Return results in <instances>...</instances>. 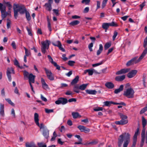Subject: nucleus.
Wrapping results in <instances>:
<instances>
[{
    "label": "nucleus",
    "mask_w": 147,
    "mask_h": 147,
    "mask_svg": "<svg viewBox=\"0 0 147 147\" xmlns=\"http://www.w3.org/2000/svg\"><path fill=\"white\" fill-rule=\"evenodd\" d=\"M5 4L8 7V9L9 10H10L12 8V5L9 2H7L5 3Z\"/></svg>",
    "instance_id": "obj_46"
},
{
    "label": "nucleus",
    "mask_w": 147,
    "mask_h": 147,
    "mask_svg": "<svg viewBox=\"0 0 147 147\" xmlns=\"http://www.w3.org/2000/svg\"><path fill=\"white\" fill-rule=\"evenodd\" d=\"M13 11L14 13V17L15 19H17L18 15V12L20 11V9H18L17 8H16L15 6L13 5Z\"/></svg>",
    "instance_id": "obj_20"
},
{
    "label": "nucleus",
    "mask_w": 147,
    "mask_h": 147,
    "mask_svg": "<svg viewBox=\"0 0 147 147\" xmlns=\"http://www.w3.org/2000/svg\"><path fill=\"white\" fill-rule=\"evenodd\" d=\"M14 5L15 6L16 8H17L18 9L20 10L19 12L20 14H24L27 11L26 8L24 5H20L18 4H16L14 3Z\"/></svg>",
    "instance_id": "obj_8"
},
{
    "label": "nucleus",
    "mask_w": 147,
    "mask_h": 147,
    "mask_svg": "<svg viewBox=\"0 0 147 147\" xmlns=\"http://www.w3.org/2000/svg\"><path fill=\"white\" fill-rule=\"evenodd\" d=\"M59 49L61 50L63 52H65V49L62 47L61 44L58 47Z\"/></svg>",
    "instance_id": "obj_58"
},
{
    "label": "nucleus",
    "mask_w": 147,
    "mask_h": 147,
    "mask_svg": "<svg viewBox=\"0 0 147 147\" xmlns=\"http://www.w3.org/2000/svg\"><path fill=\"white\" fill-rule=\"evenodd\" d=\"M80 23V22L79 21L74 20L70 22L69 24L71 26H74L79 24Z\"/></svg>",
    "instance_id": "obj_31"
},
{
    "label": "nucleus",
    "mask_w": 147,
    "mask_h": 147,
    "mask_svg": "<svg viewBox=\"0 0 147 147\" xmlns=\"http://www.w3.org/2000/svg\"><path fill=\"white\" fill-rule=\"evenodd\" d=\"M26 29L27 31L28 34L30 36H32L33 34L30 28H29L28 26L26 27Z\"/></svg>",
    "instance_id": "obj_41"
},
{
    "label": "nucleus",
    "mask_w": 147,
    "mask_h": 147,
    "mask_svg": "<svg viewBox=\"0 0 147 147\" xmlns=\"http://www.w3.org/2000/svg\"><path fill=\"white\" fill-rule=\"evenodd\" d=\"M41 81L43 88L45 89L48 88H49V86L45 82V80L43 78H41Z\"/></svg>",
    "instance_id": "obj_18"
},
{
    "label": "nucleus",
    "mask_w": 147,
    "mask_h": 147,
    "mask_svg": "<svg viewBox=\"0 0 147 147\" xmlns=\"http://www.w3.org/2000/svg\"><path fill=\"white\" fill-rule=\"evenodd\" d=\"M14 65L19 67H20V64L18 61L16 59H15L14 61Z\"/></svg>",
    "instance_id": "obj_50"
},
{
    "label": "nucleus",
    "mask_w": 147,
    "mask_h": 147,
    "mask_svg": "<svg viewBox=\"0 0 147 147\" xmlns=\"http://www.w3.org/2000/svg\"><path fill=\"white\" fill-rule=\"evenodd\" d=\"M104 62V61H100V63H95L94 64H93L92 65V66L93 67H96V66L100 65H101Z\"/></svg>",
    "instance_id": "obj_40"
},
{
    "label": "nucleus",
    "mask_w": 147,
    "mask_h": 147,
    "mask_svg": "<svg viewBox=\"0 0 147 147\" xmlns=\"http://www.w3.org/2000/svg\"><path fill=\"white\" fill-rule=\"evenodd\" d=\"M37 144L38 147H47L46 145L42 142L38 143Z\"/></svg>",
    "instance_id": "obj_42"
},
{
    "label": "nucleus",
    "mask_w": 147,
    "mask_h": 147,
    "mask_svg": "<svg viewBox=\"0 0 147 147\" xmlns=\"http://www.w3.org/2000/svg\"><path fill=\"white\" fill-rule=\"evenodd\" d=\"M7 28L8 29L11 28L10 25L11 24V22L9 19H7Z\"/></svg>",
    "instance_id": "obj_35"
},
{
    "label": "nucleus",
    "mask_w": 147,
    "mask_h": 147,
    "mask_svg": "<svg viewBox=\"0 0 147 147\" xmlns=\"http://www.w3.org/2000/svg\"><path fill=\"white\" fill-rule=\"evenodd\" d=\"M103 49V47L102 45L101 44L99 45V49L97 50V51L96 54L98 56L102 52Z\"/></svg>",
    "instance_id": "obj_25"
},
{
    "label": "nucleus",
    "mask_w": 147,
    "mask_h": 147,
    "mask_svg": "<svg viewBox=\"0 0 147 147\" xmlns=\"http://www.w3.org/2000/svg\"><path fill=\"white\" fill-rule=\"evenodd\" d=\"M79 87L78 85H76L74 86L73 90L74 91L77 93H79Z\"/></svg>",
    "instance_id": "obj_33"
},
{
    "label": "nucleus",
    "mask_w": 147,
    "mask_h": 147,
    "mask_svg": "<svg viewBox=\"0 0 147 147\" xmlns=\"http://www.w3.org/2000/svg\"><path fill=\"white\" fill-rule=\"evenodd\" d=\"M11 71L12 72L13 74H15L14 69L13 67H8L7 69V75L8 79V80L9 82H11Z\"/></svg>",
    "instance_id": "obj_11"
},
{
    "label": "nucleus",
    "mask_w": 147,
    "mask_h": 147,
    "mask_svg": "<svg viewBox=\"0 0 147 147\" xmlns=\"http://www.w3.org/2000/svg\"><path fill=\"white\" fill-rule=\"evenodd\" d=\"M11 45L13 49H16V47L15 42L14 41H13L12 42Z\"/></svg>",
    "instance_id": "obj_60"
},
{
    "label": "nucleus",
    "mask_w": 147,
    "mask_h": 147,
    "mask_svg": "<svg viewBox=\"0 0 147 147\" xmlns=\"http://www.w3.org/2000/svg\"><path fill=\"white\" fill-rule=\"evenodd\" d=\"M49 41L47 40L41 42L42 46L41 47V50L43 53L45 54L46 52V49H49Z\"/></svg>",
    "instance_id": "obj_5"
},
{
    "label": "nucleus",
    "mask_w": 147,
    "mask_h": 147,
    "mask_svg": "<svg viewBox=\"0 0 147 147\" xmlns=\"http://www.w3.org/2000/svg\"><path fill=\"white\" fill-rule=\"evenodd\" d=\"M44 69L45 71L46 74L48 79L51 81L53 80L54 78L51 71L45 67L44 68Z\"/></svg>",
    "instance_id": "obj_10"
},
{
    "label": "nucleus",
    "mask_w": 147,
    "mask_h": 147,
    "mask_svg": "<svg viewBox=\"0 0 147 147\" xmlns=\"http://www.w3.org/2000/svg\"><path fill=\"white\" fill-rule=\"evenodd\" d=\"M90 0H82V3H85L86 5H88L90 2Z\"/></svg>",
    "instance_id": "obj_49"
},
{
    "label": "nucleus",
    "mask_w": 147,
    "mask_h": 147,
    "mask_svg": "<svg viewBox=\"0 0 147 147\" xmlns=\"http://www.w3.org/2000/svg\"><path fill=\"white\" fill-rule=\"evenodd\" d=\"M59 49L61 50L63 52H65V49L62 47L61 44L58 47Z\"/></svg>",
    "instance_id": "obj_59"
},
{
    "label": "nucleus",
    "mask_w": 147,
    "mask_h": 147,
    "mask_svg": "<svg viewBox=\"0 0 147 147\" xmlns=\"http://www.w3.org/2000/svg\"><path fill=\"white\" fill-rule=\"evenodd\" d=\"M147 111V104L146 106L142 109L140 111V114L144 113Z\"/></svg>",
    "instance_id": "obj_37"
},
{
    "label": "nucleus",
    "mask_w": 147,
    "mask_h": 147,
    "mask_svg": "<svg viewBox=\"0 0 147 147\" xmlns=\"http://www.w3.org/2000/svg\"><path fill=\"white\" fill-rule=\"evenodd\" d=\"M79 76H76L75 78L73 79L71 82V84L72 85H74L76 84L79 81Z\"/></svg>",
    "instance_id": "obj_22"
},
{
    "label": "nucleus",
    "mask_w": 147,
    "mask_h": 147,
    "mask_svg": "<svg viewBox=\"0 0 147 147\" xmlns=\"http://www.w3.org/2000/svg\"><path fill=\"white\" fill-rule=\"evenodd\" d=\"M85 91L87 93L90 94L95 95L97 93V92L95 90H86Z\"/></svg>",
    "instance_id": "obj_23"
},
{
    "label": "nucleus",
    "mask_w": 147,
    "mask_h": 147,
    "mask_svg": "<svg viewBox=\"0 0 147 147\" xmlns=\"http://www.w3.org/2000/svg\"><path fill=\"white\" fill-rule=\"evenodd\" d=\"M6 7L4 6L3 9L1 11V16L2 19L5 18L9 14L7 12L5 11Z\"/></svg>",
    "instance_id": "obj_15"
},
{
    "label": "nucleus",
    "mask_w": 147,
    "mask_h": 147,
    "mask_svg": "<svg viewBox=\"0 0 147 147\" xmlns=\"http://www.w3.org/2000/svg\"><path fill=\"white\" fill-rule=\"evenodd\" d=\"M53 11L57 16H58L59 15V11L58 9H53Z\"/></svg>",
    "instance_id": "obj_54"
},
{
    "label": "nucleus",
    "mask_w": 147,
    "mask_h": 147,
    "mask_svg": "<svg viewBox=\"0 0 147 147\" xmlns=\"http://www.w3.org/2000/svg\"><path fill=\"white\" fill-rule=\"evenodd\" d=\"M54 66L56 67V69L58 70H60V67L57 64L56 62L55 64L53 65Z\"/></svg>",
    "instance_id": "obj_56"
},
{
    "label": "nucleus",
    "mask_w": 147,
    "mask_h": 147,
    "mask_svg": "<svg viewBox=\"0 0 147 147\" xmlns=\"http://www.w3.org/2000/svg\"><path fill=\"white\" fill-rule=\"evenodd\" d=\"M76 100H77L76 98H73L69 99L68 100V102H76Z\"/></svg>",
    "instance_id": "obj_57"
},
{
    "label": "nucleus",
    "mask_w": 147,
    "mask_h": 147,
    "mask_svg": "<svg viewBox=\"0 0 147 147\" xmlns=\"http://www.w3.org/2000/svg\"><path fill=\"white\" fill-rule=\"evenodd\" d=\"M124 86L123 85H121L118 89H116L114 91V93L115 94H117L122 91L123 89Z\"/></svg>",
    "instance_id": "obj_21"
},
{
    "label": "nucleus",
    "mask_w": 147,
    "mask_h": 147,
    "mask_svg": "<svg viewBox=\"0 0 147 147\" xmlns=\"http://www.w3.org/2000/svg\"><path fill=\"white\" fill-rule=\"evenodd\" d=\"M134 92L133 89L129 88L127 89L124 92L123 95L129 98H132L134 97Z\"/></svg>",
    "instance_id": "obj_4"
},
{
    "label": "nucleus",
    "mask_w": 147,
    "mask_h": 147,
    "mask_svg": "<svg viewBox=\"0 0 147 147\" xmlns=\"http://www.w3.org/2000/svg\"><path fill=\"white\" fill-rule=\"evenodd\" d=\"M4 105L0 103V115L2 117H4L5 116L4 113Z\"/></svg>",
    "instance_id": "obj_17"
},
{
    "label": "nucleus",
    "mask_w": 147,
    "mask_h": 147,
    "mask_svg": "<svg viewBox=\"0 0 147 147\" xmlns=\"http://www.w3.org/2000/svg\"><path fill=\"white\" fill-rule=\"evenodd\" d=\"M104 105L103 106L107 107H110L112 104L115 105H121L123 106H125L126 104L123 102H114L112 101H106L104 102Z\"/></svg>",
    "instance_id": "obj_7"
},
{
    "label": "nucleus",
    "mask_w": 147,
    "mask_h": 147,
    "mask_svg": "<svg viewBox=\"0 0 147 147\" xmlns=\"http://www.w3.org/2000/svg\"><path fill=\"white\" fill-rule=\"evenodd\" d=\"M52 44L54 46L58 47L61 43L59 41H57L56 42H52Z\"/></svg>",
    "instance_id": "obj_39"
},
{
    "label": "nucleus",
    "mask_w": 147,
    "mask_h": 147,
    "mask_svg": "<svg viewBox=\"0 0 147 147\" xmlns=\"http://www.w3.org/2000/svg\"><path fill=\"white\" fill-rule=\"evenodd\" d=\"M5 100L10 105L12 106H14V103L9 98H5Z\"/></svg>",
    "instance_id": "obj_43"
},
{
    "label": "nucleus",
    "mask_w": 147,
    "mask_h": 147,
    "mask_svg": "<svg viewBox=\"0 0 147 147\" xmlns=\"http://www.w3.org/2000/svg\"><path fill=\"white\" fill-rule=\"evenodd\" d=\"M45 111L46 113H51L53 112L54 111L53 109H45Z\"/></svg>",
    "instance_id": "obj_51"
},
{
    "label": "nucleus",
    "mask_w": 147,
    "mask_h": 147,
    "mask_svg": "<svg viewBox=\"0 0 147 147\" xmlns=\"http://www.w3.org/2000/svg\"><path fill=\"white\" fill-rule=\"evenodd\" d=\"M36 124L38 126L40 127V129H44V128H47L46 127H45L44 126V125L43 123H41L40 124L38 122V124H37V123Z\"/></svg>",
    "instance_id": "obj_38"
},
{
    "label": "nucleus",
    "mask_w": 147,
    "mask_h": 147,
    "mask_svg": "<svg viewBox=\"0 0 147 147\" xmlns=\"http://www.w3.org/2000/svg\"><path fill=\"white\" fill-rule=\"evenodd\" d=\"M100 2L99 1H97V7H96V9H98L100 8Z\"/></svg>",
    "instance_id": "obj_63"
},
{
    "label": "nucleus",
    "mask_w": 147,
    "mask_h": 147,
    "mask_svg": "<svg viewBox=\"0 0 147 147\" xmlns=\"http://www.w3.org/2000/svg\"><path fill=\"white\" fill-rule=\"evenodd\" d=\"M75 63V61L69 60L68 62V64L70 66H72L74 65Z\"/></svg>",
    "instance_id": "obj_44"
},
{
    "label": "nucleus",
    "mask_w": 147,
    "mask_h": 147,
    "mask_svg": "<svg viewBox=\"0 0 147 147\" xmlns=\"http://www.w3.org/2000/svg\"><path fill=\"white\" fill-rule=\"evenodd\" d=\"M72 115L74 119L76 118L79 117H81V116L80 115L78 112H73L72 113Z\"/></svg>",
    "instance_id": "obj_29"
},
{
    "label": "nucleus",
    "mask_w": 147,
    "mask_h": 147,
    "mask_svg": "<svg viewBox=\"0 0 147 147\" xmlns=\"http://www.w3.org/2000/svg\"><path fill=\"white\" fill-rule=\"evenodd\" d=\"M26 147H35V145L28 142H26Z\"/></svg>",
    "instance_id": "obj_48"
},
{
    "label": "nucleus",
    "mask_w": 147,
    "mask_h": 147,
    "mask_svg": "<svg viewBox=\"0 0 147 147\" xmlns=\"http://www.w3.org/2000/svg\"><path fill=\"white\" fill-rule=\"evenodd\" d=\"M119 115L121 119L120 121L115 122V123L117 125H123L127 123L128 121L127 120V117L121 113H119Z\"/></svg>",
    "instance_id": "obj_3"
},
{
    "label": "nucleus",
    "mask_w": 147,
    "mask_h": 147,
    "mask_svg": "<svg viewBox=\"0 0 147 147\" xmlns=\"http://www.w3.org/2000/svg\"><path fill=\"white\" fill-rule=\"evenodd\" d=\"M45 6L46 7V9L49 11H51L52 9L51 4L49 3H45Z\"/></svg>",
    "instance_id": "obj_32"
},
{
    "label": "nucleus",
    "mask_w": 147,
    "mask_h": 147,
    "mask_svg": "<svg viewBox=\"0 0 147 147\" xmlns=\"http://www.w3.org/2000/svg\"><path fill=\"white\" fill-rule=\"evenodd\" d=\"M111 45V42H107L106 43L105 46L104 48L105 50L109 48Z\"/></svg>",
    "instance_id": "obj_36"
},
{
    "label": "nucleus",
    "mask_w": 147,
    "mask_h": 147,
    "mask_svg": "<svg viewBox=\"0 0 147 147\" xmlns=\"http://www.w3.org/2000/svg\"><path fill=\"white\" fill-rule=\"evenodd\" d=\"M103 108L101 107H98L94 109V111H102Z\"/></svg>",
    "instance_id": "obj_55"
},
{
    "label": "nucleus",
    "mask_w": 147,
    "mask_h": 147,
    "mask_svg": "<svg viewBox=\"0 0 147 147\" xmlns=\"http://www.w3.org/2000/svg\"><path fill=\"white\" fill-rule=\"evenodd\" d=\"M84 131L83 132H84L85 133H86L87 132H89L90 131V130L89 129L85 127V128L84 129Z\"/></svg>",
    "instance_id": "obj_62"
},
{
    "label": "nucleus",
    "mask_w": 147,
    "mask_h": 147,
    "mask_svg": "<svg viewBox=\"0 0 147 147\" xmlns=\"http://www.w3.org/2000/svg\"><path fill=\"white\" fill-rule=\"evenodd\" d=\"M65 95H71L72 94V92L71 91L68 90L65 92Z\"/></svg>",
    "instance_id": "obj_64"
},
{
    "label": "nucleus",
    "mask_w": 147,
    "mask_h": 147,
    "mask_svg": "<svg viewBox=\"0 0 147 147\" xmlns=\"http://www.w3.org/2000/svg\"><path fill=\"white\" fill-rule=\"evenodd\" d=\"M26 14V17L27 20L28 21H30L31 19V17L30 15V14L28 11H26L25 13Z\"/></svg>",
    "instance_id": "obj_34"
},
{
    "label": "nucleus",
    "mask_w": 147,
    "mask_h": 147,
    "mask_svg": "<svg viewBox=\"0 0 147 147\" xmlns=\"http://www.w3.org/2000/svg\"><path fill=\"white\" fill-rule=\"evenodd\" d=\"M125 75L117 76L115 78V80L118 82H121L125 79Z\"/></svg>",
    "instance_id": "obj_19"
},
{
    "label": "nucleus",
    "mask_w": 147,
    "mask_h": 147,
    "mask_svg": "<svg viewBox=\"0 0 147 147\" xmlns=\"http://www.w3.org/2000/svg\"><path fill=\"white\" fill-rule=\"evenodd\" d=\"M77 127L81 132H83L84 131V129L85 128V126L83 125H79Z\"/></svg>",
    "instance_id": "obj_47"
},
{
    "label": "nucleus",
    "mask_w": 147,
    "mask_h": 147,
    "mask_svg": "<svg viewBox=\"0 0 147 147\" xmlns=\"http://www.w3.org/2000/svg\"><path fill=\"white\" fill-rule=\"evenodd\" d=\"M147 121L145 118L143 117H142V123L143 127V129L141 134L142 138V141H143L144 138V134L145 133L146 129L145 127L147 124Z\"/></svg>",
    "instance_id": "obj_6"
},
{
    "label": "nucleus",
    "mask_w": 147,
    "mask_h": 147,
    "mask_svg": "<svg viewBox=\"0 0 147 147\" xmlns=\"http://www.w3.org/2000/svg\"><path fill=\"white\" fill-rule=\"evenodd\" d=\"M129 17V16H126L123 17H122L121 18V19H122L124 21H125L126 20L127 18Z\"/></svg>",
    "instance_id": "obj_61"
},
{
    "label": "nucleus",
    "mask_w": 147,
    "mask_h": 147,
    "mask_svg": "<svg viewBox=\"0 0 147 147\" xmlns=\"http://www.w3.org/2000/svg\"><path fill=\"white\" fill-rule=\"evenodd\" d=\"M109 23H104L102 24V28L105 30L107 29L109 27Z\"/></svg>",
    "instance_id": "obj_28"
},
{
    "label": "nucleus",
    "mask_w": 147,
    "mask_h": 147,
    "mask_svg": "<svg viewBox=\"0 0 147 147\" xmlns=\"http://www.w3.org/2000/svg\"><path fill=\"white\" fill-rule=\"evenodd\" d=\"M49 131L47 128H44L42 130V135L47 139H48L49 137Z\"/></svg>",
    "instance_id": "obj_14"
},
{
    "label": "nucleus",
    "mask_w": 147,
    "mask_h": 147,
    "mask_svg": "<svg viewBox=\"0 0 147 147\" xmlns=\"http://www.w3.org/2000/svg\"><path fill=\"white\" fill-rule=\"evenodd\" d=\"M145 6V2H143L142 3L140 4L139 6L140 7V10L142 11L143 9V7Z\"/></svg>",
    "instance_id": "obj_52"
},
{
    "label": "nucleus",
    "mask_w": 147,
    "mask_h": 147,
    "mask_svg": "<svg viewBox=\"0 0 147 147\" xmlns=\"http://www.w3.org/2000/svg\"><path fill=\"white\" fill-rule=\"evenodd\" d=\"M93 70H94V69H86L84 71V73L85 74H86L87 73H88V75L89 76H91L93 74L94 71Z\"/></svg>",
    "instance_id": "obj_26"
},
{
    "label": "nucleus",
    "mask_w": 147,
    "mask_h": 147,
    "mask_svg": "<svg viewBox=\"0 0 147 147\" xmlns=\"http://www.w3.org/2000/svg\"><path fill=\"white\" fill-rule=\"evenodd\" d=\"M55 103L57 105L61 104L65 105L68 102V100L65 98L63 97L59 98L57 100L55 101Z\"/></svg>",
    "instance_id": "obj_9"
},
{
    "label": "nucleus",
    "mask_w": 147,
    "mask_h": 147,
    "mask_svg": "<svg viewBox=\"0 0 147 147\" xmlns=\"http://www.w3.org/2000/svg\"><path fill=\"white\" fill-rule=\"evenodd\" d=\"M88 85V84H83L79 86V88L82 90H83L86 88Z\"/></svg>",
    "instance_id": "obj_30"
},
{
    "label": "nucleus",
    "mask_w": 147,
    "mask_h": 147,
    "mask_svg": "<svg viewBox=\"0 0 147 147\" xmlns=\"http://www.w3.org/2000/svg\"><path fill=\"white\" fill-rule=\"evenodd\" d=\"M130 135L128 133H124L119 136L118 139L117 144L119 147H121L124 143L123 147H127L130 141Z\"/></svg>",
    "instance_id": "obj_1"
},
{
    "label": "nucleus",
    "mask_w": 147,
    "mask_h": 147,
    "mask_svg": "<svg viewBox=\"0 0 147 147\" xmlns=\"http://www.w3.org/2000/svg\"><path fill=\"white\" fill-rule=\"evenodd\" d=\"M109 26H114V27H117L118 26V24L115 23L114 22H112L111 23H109Z\"/></svg>",
    "instance_id": "obj_45"
},
{
    "label": "nucleus",
    "mask_w": 147,
    "mask_h": 147,
    "mask_svg": "<svg viewBox=\"0 0 147 147\" xmlns=\"http://www.w3.org/2000/svg\"><path fill=\"white\" fill-rule=\"evenodd\" d=\"M38 115L37 113H35L34 114V120L36 123L38 124L39 119Z\"/></svg>",
    "instance_id": "obj_27"
},
{
    "label": "nucleus",
    "mask_w": 147,
    "mask_h": 147,
    "mask_svg": "<svg viewBox=\"0 0 147 147\" xmlns=\"http://www.w3.org/2000/svg\"><path fill=\"white\" fill-rule=\"evenodd\" d=\"M24 76V79L25 80L28 78L29 79V83H34L35 82V76L32 73L30 74L26 71L24 70L23 71Z\"/></svg>",
    "instance_id": "obj_2"
},
{
    "label": "nucleus",
    "mask_w": 147,
    "mask_h": 147,
    "mask_svg": "<svg viewBox=\"0 0 147 147\" xmlns=\"http://www.w3.org/2000/svg\"><path fill=\"white\" fill-rule=\"evenodd\" d=\"M130 70L129 68H124L121 69L120 70L117 71L116 74L117 75H120L123 74H124L128 72Z\"/></svg>",
    "instance_id": "obj_13"
},
{
    "label": "nucleus",
    "mask_w": 147,
    "mask_h": 147,
    "mask_svg": "<svg viewBox=\"0 0 147 147\" xmlns=\"http://www.w3.org/2000/svg\"><path fill=\"white\" fill-rule=\"evenodd\" d=\"M75 137L79 139V142H76L74 143L75 144H82V139L81 138L80 136V135H76L75 136Z\"/></svg>",
    "instance_id": "obj_24"
},
{
    "label": "nucleus",
    "mask_w": 147,
    "mask_h": 147,
    "mask_svg": "<svg viewBox=\"0 0 147 147\" xmlns=\"http://www.w3.org/2000/svg\"><path fill=\"white\" fill-rule=\"evenodd\" d=\"M138 71L136 70H132L129 71L127 74V76L129 78L135 76L136 74Z\"/></svg>",
    "instance_id": "obj_12"
},
{
    "label": "nucleus",
    "mask_w": 147,
    "mask_h": 147,
    "mask_svg": "<svg viewBox=\"0 0 147 147\" xmlns=\"http://www.w3.org/2000/svg\"><path fill=\"white\" fill-rule=\"evenodd\" d=\"M105 86L109 89H112L115 86L114 84L111 82H107L105 83Z\"/></svg>",
    "instance_id": "obj_16"
},
{
    "label": "nucleus",
    "mask_w": 147,
    "mask_h": 147,
    "mask_svg": "<svg viewBox=\"0 0 147 147\" xmlns=\"http://www.w3.org/2000/svg\"><path fill=\"white\" fill-rule=\"evenodd\" d=\"M118 34V32L116 31H115L114 32V34L113 36V40H115L116 36Z\"/></svg>",
    "instance_id": "obj_53"
}]
</instances>
